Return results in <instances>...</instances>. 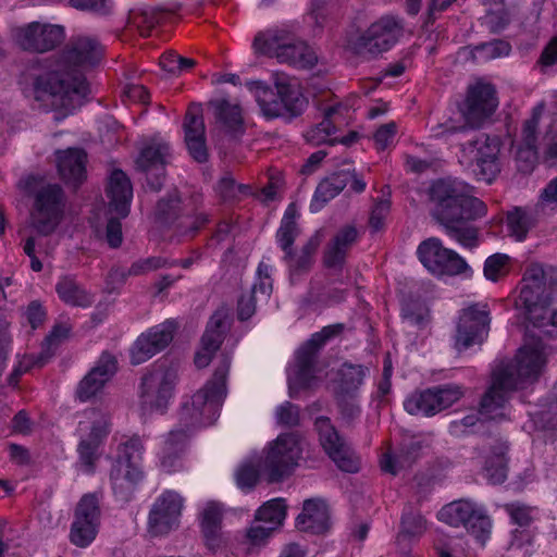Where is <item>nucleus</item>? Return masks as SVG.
<instances>
[{
    "mask_svg": "<svg viewBox=\"0 0 557 557\" xmlns=\"http://www.w3.org/2000/svg\"><path fill=\"white\" fill-rule=\"evenodd\" d=\"M253 50L258 54L276 58L281 63L296 67H311L317 62L315 52L304 41L295 40L283 29H272L256 36Z\"/></svg>",
    "mask_w": 557,
    "mask_h": 557,
    "instance_id": "obj_7",
    "label": "nucleus"
},
{
    "mask_svg": "<svg viewBox=\"0 0 557 557\" xmlns=\"http://www.w3.org/2000/svg\"><path fill=\"white\" fill-rule=\"evenodd\" d=\"M260 475L263 476L262 472L260 471L258 457L255 462L249 461L243 463L236 471L235 478L239 488L250 490L256 485Z\"/></svg>",
    "mask_w": 557,
    "mask_h": 557,
    "instance_id": "obj_52",
    "label": "nucleus"
},
{
    "mask_svg": "<svg viewBox=\"0 0 557 557\" xmlns=\"http://www.w3.org/2000/svg\"><path fill=\"white\" fill-rule=\"evenodd\" d=\"M358 232L354 226H345L337 232L325 248L323 261L327 268H339L347 252L356 242Z\"/></svg>",
    "mask_w": 557,
    "mask_h": 557,
    "instance_id": "obj_35",
    "label": "nucleus"
},
{
    "mask_svg": "<svg viewBox=\"0 0 557 557\" xmlns=\"http://www.w3.org/2000/svg\"><path fill=\"white\" fill-rule=\"evenodd\" d=\"M389 210L391 202L388 200L375 202L369 218V226L372 232H379L384 227Z\"/></svg>",
    "mask_w": 557,
    "mask_h": 557,
    "instance_id": "obj_58",
    "label": "nucleus"
},
{
    "mask_svg": "<svg viewBox=\"0 0 557 557\" xmlns=\"http://www.w3.org/2000/svg\"><path fill=\"white\" fill-rule=\"evenodd\" d=\"M500 141L497 137L481 135L461 147L460 162L472 168L474 176L492 184L500 173Z\"/></svg>",
    "mask_w": 557,
    "mask_h": 557,
    "instance_id": "obj_10",
    "label": "nucleus"
},
{
    "mask_svg": "<svg viewBox=\"0 0 557 557\" xmlns=\"http://www.w3.org/2000/svg\"><path fill=\"white\" fill-rule=\"evenodd\" d=\"M64 210V195L57 184H48L38 190L33 212V224L41 234H50L60 223Z\"/></svg>",
    "mask_w": 557,
    "mask_h": 557,
    "instance_id": "obj_17",
    "label": "nucleus"
},
{
    "mask_svg": "<svg viewBox=\"0 0 557 557\" xmlns=\"http://www.w3.org/2000/svg\"><path fill=\"white\" fill-rule=\"evenodd\" d=\"M541 111L542 109H535L531 119L523 124V145L519 146L516 151L518 168L522 172L532 171L537 160L535 143Z\"/></svg>",
    "mask_w": 557,
    "mask_h": 557,
    "instance_id": "obj_32",
    "label": "nucleus"
},
{
    "mask_svg": "<svg viewBox=\"0 0 557 557\" xmlns=\"http://www.w3.org/2000/svg\"><path fill=\"white\" fill-rule=\"evenodd\" d=\"M403 34V21L393 15H385L370 25L360 44L370 53H380L389 50Z\"/></svg>",
    "mask_w": 557,
    "mask_h": 557,
    "instance_id": "obj_24",
    "label": "nucleus"
},
{
    "mask_svg": "<svg viewBox=\"0 0 557 557\" xmlns=\"http://www.w3.org/2000/svg\"><path fill=\"white\" fill-rule=\"evenodd\" d=\"M510 257L506 253H494L484 262V275L487 280L497 282L509 273Z\"/></svg>",
    "mask_w": 557,
    "mask_h": 557,
    "instance_id": "obj_49",
    "label": "nucleus"
},
{
    "mask_svg": "<svg viewBox=\"0 0 557 557\" xmlns=\"http://www.w3.org/2000/svg\"><path fill=\"white\" fill-rule=\"evenodd\" d=\"M10 38L21 50L44 53L52 50L64 38V29L59 25L30 22L10 28Z\"/></svg>",
    "mask_w": 557,
    "mask_h": 557,
    "instance_id": "obj_12",
    "label": "nucleus"
},
{
    "mask_svg": "<svg viewBox=\"0 0 557 557\" xmlns=\"http://www.w3.org/2000/svg\"><path fill=\"white\" fill-rule=\"evenodd\" d=\"M507 225L517 240H523L531 227L530 218L521 209H515L508 213Z\"/></svg>",
    "mask_w": 557,
    "mask_h": 557,
    "instance_id": "obj_54",
    "label": "nucleus"
},
{
    "mask_svg": "<svg viewBox=\"0 0 557 557\" xmlns=\"http://www.w3.org/2000/svg\"><path fill=\"white\" fill-rule=\"evenodd\" d=\"M349 175L347 173H335L323 180L317 187L314 200L325 203L337 196L348 184Z\"/></svg>",
    "mask_w": 557,
    "mask_h": 557,
    "instance_id": "obj_42",
    "label": "nucleus"
},
{
    "mask_svg": "<svg viewBox=\"0 0 557 557\" xmlns=\"http://www.w3.org/2000/svg\"><path fill=\"white\" fill-rule=\"evenodd\" d=\"M255 517L275 531L286 517V505L283 499H271L257 510Z\"/></svg>",
    "mask_w": 557,
    "mask_h": 557,
    "instance_id": "obj_43",
    "label": "nucleus"
},
{
    "mask_svg": "<svg viewBox=\"0 0 557 557\" xmlns=\"http://www.w3.org/2000/svg\"><path fill=\"white\" fill-rule=\"evenodd\" d=\"M99 523L74 519L71 528V542L78 547L88 546L98 533Z\"/></svg>",
    "mask_w": 557,
    "mask_h": 557,
    "instance_id": "obj_46",
    "label": "nucleus"
},
{
    "mask_svg": "<svg viewBox=\"0 0 557 557\" xmlns=\"http://www.w3.org/2000/svg\"><path fill=\"white\" fill-rule=\"evenodd\" d=\"M417 252L421 263L435 275H457L468 268L467 262L457 252L445 248L435 237L422 242Z\"/></svg>",
    "mask_w": 557,
    "mask_h": 557,
    "instance_id": "obj_16",
    "label": "nucleus"
},
{
    "mask_svg": "<svg viewBox=\"0 0 557 557\" xmlns=\"http://www.w3.org/2000/svg\"><path fill=\"white\" fill-rule=\"evenodd\" d=\"M404 323L408 326L424 327L429 322V311L421 307L405 306L401 311Z\"/></svg>",
    "mask_w": 557,
    "mask_h": 557,
    "instance_id": "obj_61",
    "label": "nucleus"
},
{
    "mask_svg": "<svg viewBox=\"0 0 557 557\" xmlns=\"http://www.w3.org/2000/svg\"><path fill=\"white\" fill-rule=\"evenodd\" d=\"M232 317L226 308L218 309L207 323L201 337L199 349L195 355L197 368H206L211 362L215 351L220 348L226 333L230 331Z\"/></svg>",
    "mask_w": 557,
    "mask_h": 557,
    "instance_id": "obj_22",
    "label": "nucleus"
},
{
    "mask_svg": "<svg viewBox=\"0 0 557 557\" xmlns=\"http://www.w3.org/2000/svg\"><path fill=\"white\" fill-rule=\"evenodd\" d=\"M330 524V513L326 503L322 499H308L304 503L302 511L296 519L300 531L322 533Z\"/></svg>",
    "mask_w": 557,
    "mask_h": 557,
    "instance_id": "obj_33",
    "label": "nucleus"
},
{
    "mask_svg": "<svg viewBox=\"0 0 557 557\" xmlns=\"http://www.w3.org/2000/svg\"><path fill=\"white\" fill-rule=\"evenodd\" d=\"M110 432L109 417L99 410L91 409L85 412L79 421L77 433L79 435L78 455L79 465L86 473H91L99 457L98 448Z\"/></svg>",
    "mask_w": 557,
    "mask_h": 557,
    "instance_id": "obj_11",
    "label": "nucleus"
},
{
    "mask_svg": "<svg viewBox=\"0 0 557 557\" xmlns=\"http://www.w3.org/2000/svg\"><path fill=\"white\" fill-rule=\"evenodd\" d=\"M497 106L498 101L493 85L476 82L469 86L460 111L468 125L479 126L494 113Z\"/></svg>",
    "mask_w": 557,
    "mask_h": 557,
    "instance_id": "obj_20",
    "label": "nucleus"
},
{
    "mask_svg": "<svg viewBox=\"0 0 557 557\" xmlns=\"http://www.w3.org/2000/svg\"><path fill=\"white\" fill-rule=\"evenodd\" d=\"M320 443L327 456L342 471L357 472L360 460L350 446L338 435L327 418L315 420Z\"/></svg>",
    "mask_w": 557,
    "mask_h": 557,
    "instance_id": "obj_18",
    "label": "nucleus"
},
{
    "mask_svg": "<svg viewBox=\"0 0 557 557\" xmlns=\"http://www.w3.org/2000/svg\"><path fill=\"white\" fill-rule=\"evenodd\" d=\"M195 60L175 52H166L160 58V66L172 75H180L195 65Z\"/></svg>",
    "mask_w": 557,
    "mask_h": 557,
    "instance_id": "obj_53",
    "label": "nucleus"
},
{
    "mask_svg": "<svg viewBox=\"0 0 557 557\" xmlns=\"http://www.w3.org/2000/svg\"><path fill=\"white\" fill-rule=\"evenodd\" d=\"M185 143L190 156L198 162L207 160L208 152L205 138V123L202 110L199 106H191L184 122Z\"/></svg>",
    "mask_w": 557,
    "mask_h": 557,
    "instance_id": "obj_28",
    "label": "nucleus"
},
{
    "mask_svg": "<svg viewBox=\"0 0 557 557\" xmlns=\"http://www.w3.org/2000/svg\"><path fill=\"white\" fill-rule=\"evenodd\" d=\"M165 261L160 257H150L134 262L127 271L115 269L110 272L111 278H120L124 282L127 276L141 275L164 267Z\"/></svg>",
    "mask_w": 557,
    "mask_h": 557,
    "instance_id": "obj_45",
    "label": "nucleus"
},
{
    "mask_svg": "<svg viewBox=\"0 0 557 557\" xmlns=\"http://www.w3.org/2000/svg\"><path fill=\"white\" fill-rule=\"evenodd\" d=\"M437 518L451 527H465L482 544L491 529L490 518L483 507L467 499H459L444 506L438 511Z\"/></svg>",
    "mask_w": 557,
    "mask_h": 557,
    "instance_id": "obj_13",
    "label": "nucleus"
},
{
    "mask_svg": "<svg viewBox=\"0 0 557 557\" xmlns=\"http://www.w3.org/2000/svg\"><path fill=\"white\" fill-rule=\"evenodd\" d=\"M248 89L253 94L262 114L268 119H274L282 115V102L278 94L275 95L271 88L261 82H250Z\"/></svg>",
    "mask_w": 557,
    "mask_h": 557,
    "instance_id": "obj_40",
    "label": "nucleus"
},
{
    "mask_svg": "<svg viewBox=\"0 0 557 557\" xmlns=\"http://www.w3.org/2000/svg\"><path fill=\"white\" fill-rule=\"evenodd\" d=\"M401 532L410 536L421 535L426 530V521L421 515L405 513Z\"/></svg>",
    "mask_w": 557,
    "mask_h": 557,
    "instance_id": "obj_63",
    "label": "nucleus"
},
{
    "mask_svg": "<svg viewBox=\"0 0 557 557\" xmlns=\"http://www.w3.org/2000/svg\"><path fill=\"white\" fill-rule=\"evenodd\" d=\"M397 134V125L395 122H389L381 125L373 134L375 147L379 150H384L395 143Z\"/></svg>",
    "mask_w": 557,
    "mask_h": 557,
    "instance_id": "obj_57",
    "label": "nucleus"
},
{
    "mask_svg": "<svg viewBox=\"0 0 557 557\" xmlns=\"http://www.w3.org/2000/svg\"><path fill=\"white\" fill-rule=\"evenodd\" d=\"M144 446L139 437H132L119 446L117 457L110 472L115 497L128 500L144 479L141 470Z\"/></svg>",
    "mask_w": 557,
    "mask_h": 557,
    "instance_id": "obj_8",
    "label": "nucleus"
},
{
    "mask_svg": "<svg viewBox=\"0 0 557 557\" xmlns=\"http://www.w3.org/2000/svg\"><path fill=\"white\" fill-rule=\"evenodd\" d=\"M170 156V147L163 140H152L140 152L137 159V165L149 175L152 171L157 172V183L150 182L148 184L152 190H159L161 187L160 177L163 174V166L168 162Z\"/></svg>",
    "mask_w": 557,
    "mask_h": 557,
    "instance_id": "obj_30",
    "label": "nucleus"
},
{
    "mask_svg": "<svg viewBox=\"0 0 557 557\" xmlns=\"http://www.w3.org/2000/svg\"><path fill=\"white\" fill-rule=\"evenodd\" d=\"M272 267L265 262H260L257 270V282L253 284L250 293L256 297L261 295L268 298L272 292Z\"/></svg>",
    "mask_w": 557,
    "mask_h": 557,
    "instance_id": "obj_55",
    "label": "nucleus"
},
{
    "mask_svg": "<svg viewBox=\"0 0 557 557\" xmlns=\"http://www.w3.org/2000/svg\"><path fill=\"white\" fill-rule=\"evenodd\" d=\"M55 290L60 299L71 306L88 307L94 302V297L70 276L61 277Z\"/></svg>",
    "mask_w": 557,
    "mask_h": 557,
    "instance_id": "obj_41",
    "label": "nucleus"
},
{
    "mask_svg": "<svg viewBox=\"0 0 557 557\" xmlns=\"http://www.w3.org/2000/svg\"><path fill=\"white\" fill-rule=\"evenodd\" d=\"M216 193L223 200L233 201L239 199L242 196L248 195L249 187L244 184H237L230 174H226L219 181Z\"/></svg>",
    "mask_w": 557,
    "mask_h": 557,
    "instance_id": "obj_51",
    "label": "nucleus"
},
{
    "mask_svg": "<svg viewBox=\"0 0 557 557\" xmlns=\"http://www.w3.org/2000/svg\"><path fill=\"white\" fill-rule=\"evenodd\" d=\"M215 111L219 121L227 132H235L243 124L242 109L238 104L231 103L227 100L215 102Z\"/></svg>",
    "mask_w": 557,
    "mask_h": 557,
    "instance_id": "obj_44",
    "label": "nucleus"
},
{
    "mask_svg": "<svg viewBox=\"0 0 557 557\" xmlns=\"http://www.w3.org/2000/svg\"><path fill=\"white\" fill-rule=\"evenodd\" d=\"M341 325H329L314 333L296 354L289 368L288 384L292 393L312 388L317 385L315 357L324 343L341 331Z\"/></svg>",
    "mask_w": 557,
    "mask_h": 557,
    "instance_id": "obj_9",
    "label": "nucleus"
},
{
    "mask_svg": "<svg viewBox=\"0 0 557 557\" xmlns=\"http://www.w3.org/2000/svg\"><path fill=\"white\" fill-rule=\"evenodd\" d=\"M299 218V210L295 203H290L283 215L281 225L276 232V243L284 253H290L295 239L300 234L297 220Z\"/></svg>",
    "mask_w": 557,
    "mask_h": 557,
    "instance_id": "obj_37",
    "label": "nucleus"
},
{
    "mask_svg": "<svg viewBox=\"0 0 557 557\" xmlns=\"http://www.w3.org/2000/svg\"><path fill=\"white\" fill-rule=\"evenodd\" d=\"M49 359V355H46L44 352L39 354L38 356L35 355H24L17 359L16 364L14 366L9 379L8 383L9 385L15 387L18 383L20 377L30 371L34 368H40L42 367L47 360Z\"/></svg>",
    "mask_w": 557,
    "mask_h": 557,
    "instance_id": "obj_47",
    "label": "nucleus"
},
{
    "mask_svg": "<svg viewBox=\"0 0 557 557\" xmlns=\"http://www.w3.org/2000/svg\"><path fill=\"white\" fill-rule=\"evenodd\" d=\"M57 166L61 178L77 186L86 178V153L81 149L70 148L55 153Z\"/></svg>",
    "mask_w": 557,
    "mask_h": 557,
    "instance_id": "obj_31",
    "label": "nucleus"
},
{
    "mask_svg": "<svg viewBox=\"0 0 557 557\" xmlns=\"http://www.w3.org/2000/svg\"><path fill=\"white\" fill-rule=\"evenodd\" d=\"M490 311L484 304L469 306L462 310L456 334L458 350L480 344L487 334Z\"/></svg>",
    "mask_w": 557,
    "mask_h": 557,
    "instance_id": "obj_21",
    "label": "nucleus"
},
{
    "mask_svg": "<svg viewBox=\"0 0 557 557\" xmlns=\"http://www.w3.org/2000/svg\"><path fill=\"white\" fill-rule=\"evenodd\" d=\"M183 509V498L174 491L163 492L153 503L148 518V531L153 536L176 529Z\"/></svg>",
    "mask_w": 557,
    "mask_h": 557,
    "instance_id": "obj_19",
    "label": "nucleus"
},
{
    "mask_svg": "<svg viewBox=\"0 0 557 557\" xmlns=\"http://www.w3.org/2000/svg\"><path fill=\"white\" fill-rule=\"evenodd\" d=\"M71 326L67 323H58L53 326L51 332L45 339L46 349L42 351L49 357L52 355V349L55 348L60 343L66 339L70 335Z\"/></svg>",
    "mask_w": 557,
    "mask_h": 557,
    "instance_id": "obj_62",
    "label": "nucleus"
},
{
    "mask_svg": "<svg viewBox=\"0 0 557 557\" xmlns=\"http://www.w3.org/2000/svg\"><path fill=\"white\" fill-rule=\"evenodd\" d=\"M284 260L293 273L305 272L313 263V257L301 250L295 252L293 249H290V253H284Z\"/></svg>",
    "mask_w": 557,
    "mask_h": 557,
    "instance_id": "obj_59",
    "label": "nucleus"
},
{
    "mask_svg": "<svg viewBox=\"0 0 557 557\" xmlns=\"http://www.w3.org/2000/svg\"><path fill=\"white\" fill-rule=\"evenodd\" d=\"M230 363V357L223 356L212 379L191 397L190 404L183 406L182 420L189 421L194 426L208 425L216 420L222 403L226 397L225 382Z\"/></svg>",
    "mask_w": 557,
    "mask_h": 557,
    "instance_id": "obj_5",
    "label": "nucleus"
},
{
    "mask_svg": "<svg viewBox=\"0 0 557 557\" xmlns=\"http://www.w3.org/2000/svg\"><path fill=\"white\" fill-rule=\"evenodd\" d=\"M463 396L460 385L447 384L412 393L404 401L405 410L410 414L434 416L453 406Z\"/></svg>",
    "mask_w": 557,
    "mask_h": 557,
    "instance_id": "obj_15",
    "label": "nucleus"
},
{
    "mask_svg": "<svg viewBox=\"0 0 557 557\" xmlns=\"http://www.w3.org/2000/svg\"><path fill=\"white\" fill-rule=\"evenodd\" d=\"M176 372L159 366L143 377L140 406L144 411H163L173 397Z\"/></svg>",
    "mask_w": 557,
    "mask_h": 557,
    "instance_id": "obj_14",
    "label": "nucleus"
},
{
    "mask_svg": "<svg viewBox=\"0 0 557 557\" xmlns=\"http://www.w3.org/2000/svg\"><path fill=\"white\" fill-rule=\"evenodd\" d=\"M175 329L176 323L166 320L138 336L131 350L132 363H144L164 349L172 342Z\"/></svg>",
    "mask_w": 557,
    "mask_h": 557,
    "instance_id": "obj_23",
    "label": "nucleus"
},
{
    "mask_svg": "<svg viewBox=\"0 0 557 557\" xmlns=\"http://www.w3.org/2000/svg\"><path fill=\"white\" fill-rule=\"evenodd\" d=\"M476 51L482 54L486 60L507 57L510 53L511 47L507 41L494 40L491 42L478 46Z\"/></svg>",
    "mask_w": 557,
    "mask_h": 557,
    "instance_id": "obj_60",
    "label": "nucleus"
},
{
    "mask_svg": "<svg viewBox=\"0 0 557 557\" xmlns=\"http://www.w3.org/2000/svg\"><path fill=\"white\" fill-rule=\"evenodd\" d=\"M102 54L100 45L92 38H78L66 52L65 62H58L46 66L34 77V96L37 100L50 99L51 106L74 107L79 103L89 91L85 77L70 70L75 66L94 65Z\"/></svg>",
    "mask_w": 557,
    "mask_h": 557,
    "instance_id": "obj_2",
    "label": "nucleus"
},
{
    "mask_svg": "<svg viewBox=\"0 0 557 557\" xmlns=\"http://www.w3.org/2000/svg\"><path fill=\"white\" fill-rule=\"evenodd\" d=\"M507 445L497 441L494 447L485 456L484 471L488 481L493 484L503 483L507 478Z\"/></svg>",
    "mask_w": 557,
    "mask_h": 557,
    "instance_id": "obj_39",
    "label": "nucleus"
},
{
    "mask_svg": "<svg viewBox=\"0 0 557 557\" xmlns=\"http://www.w3.org/2000/svg\"><path fill=\"white\" fill-rule=\"evenodd\" d=\"M275 87L282 102V112L285 110L297 115L305 110L308 101L297 84L282 77L275 81Z\"/></svg>",
    "mask_w": 557,
    "mask_h": 557,
    "instance_id": "obj_38",
    "label": "nucleus"
},
{
    "mask_svg": "<svg viewBox=\"0 0 557 557\" xmlns=\"http://www.w3.org/2000/svg\"><path fill=\"white\" fill-rule=\"evenodd\" d=\"M274 530L255 517L250 527L246 530L243 543L248 549L264 546L272 536Z\"/></svg>",
    "mask_w": 557,
    "mask_h": 557,
    "instance_id": "obj_48",
    "label": "nucleus"
},
{
    "mask_svg": "<svg viewBox=\"0 0 557 557\" xmlns=\"http://www.w3.org/2000/svg\"><path fill=\"white\" fill-rule=\"evenodd\" d=\"M506 511L513 523L520 527L529 525L536 516V509L521 504H510L506 506Z\"/></svg>",
    "mask_w": 557,
    "mask_h": 557,
    "instance_id": "obj_56",
    "label": "nucleus"
},
{
    "mask_svg": "<svg viewBox=\"0 0 557 557\" xmlns=\"http://www.w3.org/2000/svg\"><path fill=\"white\" fill-rule=\"evenodd\" d=\"M75 519L99 523V497L96 493L84 495L77 504Z\"/></svg>",
    "mask_w": 557,
    "mask_h": 557,
    "instance_id": "obj_50",
    "label": "nucleus"
},
{
    "mask_svg": "<svg viewBox=\"0 0 557 557\" xmlns=\"http://www.w3.org/2000/svg\"><path fill=\"white\" fill-rule=\"evenodd\" d=\"M107 196L110 199V211L115 212L120 218H125L129 212L133 187L129 178L121 170H114L111 173L107 186Z\"/></svg>",
    "mask_w": 557,
    "mask_h": 557,
    "instance_id": "obj_29",
    "label": "nucleus"
},
{
    "mask_svg": "<svg viewBox=\"0 0 557 557\" xmlns=\"http://www.w3.org/2000/svg\"><path fill=\"white\" fill-rule=\"evenodd\" d=\"M306 441L295 432L280 434L268 443L259 456V467L268 482H278L298 467Z\"/></svg>",
    "mask_w": 557,
    "mask_h": 557,
    "instance_id": "obj_6",
    "label": "nucleus"
},
{
    "mask_svg": "<svg viewBox=\"0 0 557 557\" xmlns=\"http://www.w3.org/2000/svg\"><path fill=\"white\" fill-rule=\"evenodd\" d=\"M557 297V269L532 262L523 271L515 306L530 324H543Z\"/></svg>",
    "mask_w": 557,
    "mask_h": 557,
    "instance_id": "obj_4",
    "label": "nucleus"
},
{
    "mask_svg": "<svg viewBox=\"0 0 557 557\" xmlns=\"http://www.w3.org/2000/svg\"><path fill=\"white\" fill-rule=\"evenodd\" d=\"M162 13L153 8L140 7L129 11L127 23L123 33L125 38L149 37L160 23Z\"/></svg>",
    "mask_w": 557,
    "mask_h": 557,
    "instance_id": "obj_34",
    "label": "nucleus"
},
{
    "mask_svg": "<svg viewBox=\"0 0 557 557\" xmlns=\"http://www.w3.org/2000/svg\"><path fill=\"white\" fill-rule=\"evenodd\" d=\"M225 513L224 506L214 500L207 502L201 507L198 519L206 545L210 549L220 547L224 542L222 525Z\"/></svg>",
    "mask_w": 557,
    "mask_h": 557,
    "instance_id": "obj_27",
    "label": "nucleus"
},
{
    "mask_svg": "<svg viewBox=\"0 0 557 557\" xmlns=\"http://www.w3.org/2000/svg\"><path fill=\"white\" fill-rule=\"evenodd\" d=\"M550 351L540 338L527 336L515 357L503 361L492 372V381L480 406L484 420H502L513 392L525 389L543 375Z\"/></svg>",
    "mask_w": 557,
    "mask_h": 557,
    "instance_id": "obj_1",
    "label": "nucleus"
},
{
    "mask_svg": "<svg viewBox=\"0 0 557 557\" xmlns=\"http://www.w3.org/2000/svg\"><path fill=\"white\" fill-rule=\"evenodd\" d=\"M187 440V432L183 430H173L164 440L161 451V467L166 472H172L182 467L180 455L184 450Z\"/></svg>",
    "mask_w": 557,
    "mask_h": 557,
    "instance_id": "obj_36",
    "label": "nucleus"
},
{
    "mask_svg": "<svg viewBox=\"0 0 557 557\" xmlns=\"http://www.w3.org/2000/svg\"><path fill=\"white\" fill-rule=\"evenodd\" d=\"M275 418L280 425L294 426L299 421L298 408L290 403H284L276 408Z\"/></svg>",
    "mask_w": 557,
    "mask_h": 557,
    "instance_id": "obj_64",
    "label": "nucleus"
},
{
    "mask_svg": "<svg viewBox=\"0 0 557 557\" xmlns=\"http://www.w3.org/2000/svg\"><path fill=\"white\" fill-rule=\"evenodd\" d=\"M472 188L458 180H440L431 187V199L435 202V219L446 234L465 247L476 243V230L468 222L486 213L485 203L471 195Z\"/></svg>",
    "mask_w": 557,
    "mask_h": 557,
    "instance_id": "obj_3",
    "label": "nucleus"
},
{
    "mask_svg": "<svg viewBox=\"0 0 557 557\" xmlns=\"http://www.w3.org/2000/svg\"><path fill=\"white\" fill-rule=\"evenodd\" d=\"M117 370V361L114 356L103 352L96 364L79 382L76 395L82 401L96 396L104 385L113 377Z\"/></svg>",
    "mask_w": 557,
    "mask_h": 557,
    "instance_id": "obj_26",
    "label": "nucleus"
},
{
    "mask_svg": "<svg viewBox=\"0 0 557 557\" xmlns=\"http://www.w3.org/2000/svg\"><path fill=\"white\" fill-rule=\"evenodd\" d=\"M352 106V103L337 102L326 107L324 109V119L306 131L304 135L306 141L313 146L336 144V125L344 122Z\"/></svg>",
    "mask_w": 557,
    "mask_h": 557,
    "instance_id": "obj_25",
    "label": "nucleus"
}]
</instances>
